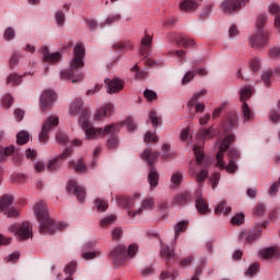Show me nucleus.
<instances>
[{
	"instance_id": "42",
	"label": "nucleus",
	"mask_w": 280,
	"mask_h": 280,
	"mask_svg": "<svg viewBox=\"0 0 280 280\" xmlns=\"http://www.w3.org/2000/svg\"><path fill=\"white\" fill-rule=\"evenodd\" d=\"M3 38L7 42L14 40L16 38V31L12 27H7L3 32Z\"/></svg>"
},
{
	"instance_id": "9",
	"label": "nucleus",
	"mask_w": 280,
	"mask_h": 280,
	"mask_svg": "<svg viewBox=\"0 0 280 280\" xmlns=\"http://www.w3.org/2000/svg\"><path fill=\"white\" fill-rule=\"evenodd\" d=\"M250 97H253V88L245 86L241 89L240 100L242 102V114L244 117V121H250L254 117L253 112L248 106V103H246V101L250 100Z\"/></svg>"
},
{
	"instance_id": "14",
	"label": "nucleus",
	"mask_w": 280,
	"mask_h": 280,
	"mask_svg": "<svg viewBox=\"0 0 280 280\" xmlns=\"http://www.w3.org/2000/svg\"><path fill=\"white\" fill-rule=\"evenodd\" d=\"M248 0H225L222 3V10L225 14H233L235 10H240L242 5H246Z\"/></svg>"
},
{
	"instance_id": "3",
	"label": "nucleus",
	"mask_w": 280,
	"mask_h": 280,
	"mask_svg": "<svg viewBox=\"0 0 280 280\" xmlns=\"http://www.w3.org/2000/svg\"><path fill=\"white\" fill-rule=\"evenodd\" d=\"M33 213L39 222L40 233H56V231H62L69 226L65 222H55L54 218L49 215V210L47 205L43 201H39L34 205Z\"/></svg>"
},
{
	"instance_id": "26",
	"label": "nucleus",
	"mask_w": 280,
	"mask_h": 280,
	"mask_svg": "<svg viewBox=\"0 0 280 280\" xmlns=\"http://www.w3.org/2000/svg\"><path fill=\"white\" fill-rule=\"evenodd\" d=\"M27 75H33L32 72H25L23 75H19L16 73H11L7 77V84H11L12 86H19L21 82H23V78Z\"/></svg>"
},
{
	"instance_id": "54",
	"label": "nucleus",
	"mask_w": 280,
	"mask_h": 280,
	"mask_svg": "<svg viewBox=\"0 0 280 280\" xmlns=\"http://www.w3.org/2000/svg\"><path fill=\"white\" fill-rule=\"evenodd\" d=\"M171 183H173V185H180V183H183V174L182 173H174L171 177Z\"/></svg>"
},
{
	"instance_id": "61",
	"label": "nucleus",
	"mask_w": 280,
	"mask_h": 280,
	"mask_svg": "<svg viewBox=\"0 0 280 280\" xmlns=\"http://www.w3.org/2000/svg\"><path fill=\"white\" fill-rule=\"evenodd\" d=\"M34 170L35 172H45L47 170V165H45V162L37 161L34 163Z\"/></svg>"
},
{
	"instance_id": "25",
	"label": "nucleus",
	"mask_w": 280,
	"mask_h": 280,
	"mask_svg": "<svg viewBox=\"0 0 280 280\" xmlns=\"http://www.w3.org/2000/svg\"><path fill=\"white\" fill-rule=\"evenodd\" d=\"M260 257H262L264 259H272V258H277L280 257V248L279 247H269V248H265L261 249L259 252Z\"/></svg>"
},
{
	"instance_id": "38",
	"label": "nucleus",
	"mask_w": 280,
	"mask_h": 280,
	"mask_svg": "<svg viewBox=\"0 0 280 280\" xmlns=\"http://www.w3.org/2000/svg\"><path fill=\"white\" fill-rule=\"evenodd\" d=\"M72 165H73V170L74 172H77V174H86L88 172V167H86V164H84V160L80 159L78 160V162L74 164L72 162Z\"/></svg>"
},
{
	"instance_id": "8",
	"label": "nucleus",
	"mask_w": 280,
	"mask_h": 280,
	"mask_svg": "<svg viewBox=\"0 0 280 280\" xmlns=\"http://www.w3.org/2000/svg\"><path fill=\"white\" fill-rule=\"evenodd\" d=\"M60 124V118L56 115L49 116L43 124L42 129L38 135V140L40 143H47L49 141V132L57 128Z\"/></svg>"
},
{
	"instance_id": "60",
	"label": "nucleus",
	"mask_w": 280,
	"mask_h": 280,
	"mask_svg": "<svg viewBox=\"0 0 280 280\" xmlns=\"http://www.w3.org/2000/svg\"><path fill=\"white\" fill-rule=\"evenodd\" d=\"M261 67V63L259 61L258 58H254L250 62V70L253 71V73H256V71H258Z\"/></svg>"
},
{
	"instance_id": "28",
	"label": "nucleus",
	"mask_w": 280,
	"mask_h": 280,
	"mask_svg": "<svg viewBox=\"0 0 280 280\" xmlns=\"http://www.w3.org/2000/svg\"><path fill=\"white\" fill-rule=\"evenodd\" d=\"M118 207H122L124 209H132L135 207V199L128 197H117Z\"/></svg>"
},
{
	"instance_id": "18",
	"label": "nucleus",
	"mask_w": 280,
	"mask_h": 280,
	"mask_svg": "<svg viewBox=\"0 0 280 280\" xmlns=\"http://www.w3.org/2000/svg\"><path fill=\"white\" fill-rule=\"evenodd\" d=\"M167 38H168V40H175V43H177V45H182V47H195L196 46V40H194L189 37L176 35L175 33L168 34Z\"/></svg>"
},
{
	"instance_id": "5",
	"label": "nucleus",
	"mask_w": 280,
	"mask_h": 280,
	"mask_svg": "<svg viewBox=\"0 0 280 280\" xmlns=\"http://www.w3.org/2000/svg\"><path fill=\"white\" fill-rule=\"evenodd\" d=\"M86 54V49L84 48V44L78 43L74 46V56L71 60V82H82L84 80V73H82L81 69H84V56Z\"/></svg>"
},
{
	"instance_id": "6",
	"label": "nucleus",
	"mask_w": 280,
	"mask_h": 280,
	"mask_svg": "<svg viewBox=\"0 0 280 280\" xmlns=\"http://www.w3.org/2000/svg\"><path fill=\"white\" fill-rule=\"evenodd\" d=\"M139 250V246L131 244L128 248L124 245L116 246L109 253V259L113 261L114 266H124L128 261V257H135Z\"/></svg>"
},
{
	"instance_id": "45",
	"label": "nucleus",
	"mask_w": 280,
	"mask_h": 280,
	"mask_svg": "<svg viewBox=\"0 0 280 280\" xmlns=\"http://www.w3.org/2000/svg\"><path fill=\"white\" fill-rule=\"evenodd\" d=\"M12 152H14V148L11 147H7V148H2L0 147V161H4L5 156H10V154H12Z\"/></svg>"
},
{
	"instance_id": "47",
	"label": "nucleus",
	"mask_w": 280,
	"mask_h": 280,
	"mask_svg": "<svg viewBox=\"0 0 280 280\" xmlns=\"http://www.w3.org/2000/svg\"><path fill=\"white\" fill-rule=\"evenodd\" d=\"M95 208L97 211L104 212L106 209H108V203L103 199H95Z\"/></svg>"
},
{
	"instance_id": "2",
	"label": "nucleus",
	"mask_w": 280,
	"mask_h": 280,
	"mask_svg": "<svg viewBox=\"0 0 280 280\" xmlns=\"http://www.w3.org/2000/svg\"><path fill=\"white\" fill-rule=\"evenodd\" d=\"M237 128V114L228 115L225 121L222 124V130L224 132V138H219L217 143L219 144V151L217 153V167L220 170H225L228 174H235L240 166H237V159H240V151L237 149L231 148V143L235 141V135L231 133V130ZM228 151L229 163L224 162V153Z\"/></svg>"
},
{
	"instance_id": "1",
	"label": "nucleus",
	"mask_w": 280,
	"mask_h": 280,
	"mask_svg": "<svg viewBox=\"0 0 280 280\" xmlns=\"http://www.w3.org/2000/svg\"><path fill=\"white\" fill-rule=\"evenodd\" d=\"M90 117L91 112L89 108H85L82 110L79 119V124L85 133V139L93 141L96 137H109L107 140V148L109 150H115L119 147V137L117 135H119L122 125L127 126L130 131L137 128V125H135V120L131 117L127 118L124 122L109 124L103 128H95L93 124H91V120H89Z\"/></svg>"
},
{
	"instance_id": "39",
	"label": "nucleus",
	"mask_w": 280,
	"mask_h": 280,
	"mask_svg": "<svg viewBox=\"0 0 280 280\" xmlns=\"http://www.w3.org/2000/svg\"><path fill=\"white\" fill-rule=\"evenodd\" d=\"M61 162L58 158H52L50 160H48L47 165H46V170H48L49 172H56V170H58V167H60Z\"/></svg>"
},
{
	"instance_id": "33",
	"label": "nucleus",
	"mask_w": 280,
	"mask_h": 280,
	"mask_svg": "<svg viewBox=\"0 0 280 280\" xmlns=\"http://www.w3.org/2000/svg\"><path fill=\"white\" fill-rule=\"evenodd\" d=\"M161 257H165V259H174L176 256V253L174 252V248H171L167 245H162L161 246Z\"/></svg>"
},
{
	"instance_id": "21",
	"label": "nucleus",
	"mask_w": 280,
	"mask_h": 280,
	"mask_svg": "<svg viewBox=\"0 0 280 280\" xmlns=\"http://www.w3.org/2000/svg\"><path fill=\"white\" fill-rule=\"evenodd\" d=\"M43 60L44 62H60L62 55L60 52H50L49 48L43 47L42 48Z\"/></svg>"
},
{
	"instance_id": "16",
	"label": "nucleus",
	"mask_w": 280,
	"mask_h": 280,
	"mask_svg": "<svg viewBox=\"0 0 280 280\" xmlns=\"http://www.w3.org/2000/svg\"><path fill=\"white\" fill-rule=\"evenodd\" d=\"M115 110V106L110 103L105 104L103 107L98 108L94 114V121H104L106 117H110Z\"/></svg>"
},
{
	"instance_id": "35",
	"label": "nucleus",
	"mask_w": 280,
	"mask_h": 280,
	"mask_svg": "<svg viewBox=\"0 0 280 280\" xmlns=\"http://www.w3.org/2000/svg\"><path fill=\"white\" fill-rule=\"evenodd\" d=\"M187 225L188 223L186 221H182L175 225V241L178 240L180 233H185V231H187ZM174 246H176V242H174Z\"/></svg>"
},
{
	"instance_id": "57",
	"label": "nucleus",
	"mask_w": 280,
	"mask_h": 280,
	"mask_svg": "<svg viewBox=\"0 0 280 280\" xmlns=\"http://www.w3.org/2000/svg\"><path fill=\"white\" fill-rule=\"evenodd\" d=\"M168 56H176L179 58V62L183 65V58H185V50H171L168 51Z\"/></svg>"
},
{
	"instance_id": "51",
	"label": "nucleus",
	"mask_w": 280,
	"mask_h": 280,
	"mask_svg": "<svg viewBox=\"0 0 280 280\" xmlns=\"http://www.w3.org/2000/svg\"><path fill=\"white\" fill-rule=\"evenodd\" d=\"M231 222H232V224H234L236 226L244 224V214L240 213V214L234 215L231 219Z\"/></svg>"
},
{
	"instance_id": "10",
	"label": "nucleus",
	"mask_w": 280,
	"mask_h": 280,
	"mask_svg": "<svg viewBox=\"0 0 280 280\" xmlns=\"http://www.w3.org/2000/svg\"><path fill=\"white\" fill-rule=\"evenodd\" d=\"M270 43V36L266 31H258L249 37V45L254 49H261Z\"/></svg>"
},
{
	"instance_id": "55",
	"label": "nucleus",
	"mask_w": 280,
	"mask_h": 280,
	"mask_svg": "<svg viewBox=\"0 0 280 280\" xmlns=\"http://www.w3.org/2000/svg\"><path fill=\"white\" fill-rule=\"evenodd\" d=\"M264 213H266V206L264 203H258L254 210V215L259 218L264 215Z\"/></svg>"
},
{
	"instance_id": "34",
	"label": "nucleus",
	"mask_w": 280,
	"mask_h": 280,
	"mask_svg": "<svg viewBox=\"0 0 280 280\" xmlns=\"http://www.w3.org/2000/svg\"><path fill=\"white\" fill-rule=\"evenodd\" d=\"M214 213L215 215H221V213L229 215L231 213V207H226V201L223 200L217 206Z\"/></svg>"
},
{
	"instance_id": "63",
	"label": "nucleus",
	"mask_w": 280,
	"mask_h": 280,
	"mask_svg": "<svg viewBox=\"0 0 280 280\" xmlns=\"http://www.w3.org/2000/svg\"><path fill=\"white\" fill-rule=\"evenodd\" d=\"M210 183L212 185V189H215L220 183V173L213 174V176L210 178Z\"/></svg>"
},
{
	"instance_id": "22",
	"label": "nucleus",
	"mask_w": 280,
	"mask_h": 280,
	"mask_svg": "<svg viewBox=\"0 0 280 280\" xmlns=\"http://www.w3.org/2000/svg\"><path fill=\"white\" fill-rule=\"evenodd\" d=\"M105 84H107V93H119L124 89V81L119 79H105Z\"/></svg>"
},
{
	"instance_id": "62",
	"label": "nucleus",
	"mask_w": 280,
	"mask_h": 280,
	"mask_svg": "<svg viewBox=\"0 0 280 280\" xmlns=\"http://www.w3.org/2000/svg\"><path fill=\"white\" fill-rule=\"evenodd\" d=\"M144 97L149 101V102H153V100H156V92L152 91V90H145L144 91Z\"/></svg>"
},
{
	"instance_id": "19",
	"label": "nucleus",
	"mask_w": 280,
	"mask_h": 280,
	"mask_svg": "<svg viewBox=\"0 0 280 280\" xmlns=\"http://www.w3.org/2000/svg\"><path fill=\"white\" fill-rule=\"evenodd\" d=\"M71 189L74 194V196L77 197V199L79 200V202H84V198H86V189L84 188V186H81L78 180L72 179L71 180Z\"/></svg>"
},
{
	"instance_id": "29",
	"label": "nucleus",
	"mask_w": 280,
	"mask_h": 280,
	"mask_svg": "<svg viewBox=\"0 0 280 280\" xmlns=\"http://www.w3.org/2000/svg\"><path fill=\"white\" fill-rule=\"evenodd\" d=\"M197 137L201 141H209V139H213L215 137V132L213 131L212 127H210L209 129L199 130Z\"/></svg>"
},
{
	"instance_id": "43",
	"label": "nucleus",
	"mask_w": 280,
	"mask_h": 280,
	"mask_svg": "<svg viewBox=\"0 0 280 280\" xmlns=\"http://www.w3.org/2000/svg\"><path fill=\"white\" fill-rule=\"evenodd\" d=\"M149 119L154 128H156V126H161V117H159L155 110L150 112Z\"/></svg>"
},
{
	"instance_id": "32",
	"label": "nucleus",
	"mask_w": 280,
	"mask_h": 280,
	"mask_svg": "<svg viewBox=\"0 0 280 280\" xmlns=\"http://www.w3.org/2000/svg\"><path fill=\"white\" fill-rule=\"evenodd\" d=\"M12 202H14V196L3 195L0 198V211H3L4 209H8V207H10V205H12Z\"/></svg>"
},
{
	"instance_id": "58",
	"label": "nucleus",
	"mask_w": 280,
	"mask_h": 280,
	"mask_svg": "<svg viewBox=\"0 0 280 280\" xmlns=\"http://www.w3.org/2000/svg\"><path fill=\"white\" fill-rule=\"evenodd\" d=\"M163 60H156V59H147L145 65L147 67H163Z\"/></svg>"
},
{
	"instance_id": "36",
	"label": "nucleus",
	"mask_w": 280,
	"mask_h": 280,
	"mask_svg": "<svg viewBox=\"0 0 280 280\" xmlns=\"http://www.w3.org/2000/svg\"><path fill=\"white\" fill-rule=\"evenodd\" d=\"M131 73H133L135 80H143V78L148 75V71L141 70V68H139V65H135L131 68Z\"/></svg>"
},
{
	"instance_id": "44",
	"label": "nucleus",
	"mask_w": 280,
	"mask_h": 280,
	"mask_svg": "<svg viewBox=\"0 0 280 280\" xmlns=\"http://www.w3.org/2000/svg\"><path fill=\"white\" fill-rule=\"evenodd\" d=\"M258 272H259V264L254 262L246 270L245 275L246 277H255V275H257Z\"/></svg>"
},
{
	"instance_id": "64",
	"label": "nucleus",
	"mask_w": 280,
	"mask_h": 280,
	"mask_svg": "<svg viewBox=\"0 0 280 280\" xmlns=\"http://www.w3.org/2000/svg\"><path fill=\"white\" fill-rule=\"evenodd\" d=\"M269 56L271 58H280V47H273L269 50Z\"/></svg>"
},
{
	"instance_id": "13",
	"label": "nucleus",
	"mask_w": 280,
	"mask_h": 280,
	"mask_svg": "<svg viewBox=\"0 0 280 280\" xmlns=\"http://www.w3.org/2000/svg\"><path fill=\"white\" fill-rule=\"evenodd\" d=\"M205 95H207L206 90L195 93L188 102V108H195V113H205V104L198 103V100H200V97H205Z\"/></svg>"
},
{
	"instance_id": "48",
	"label": "nucleus",
	"mask_w": 280,
	"mask_h": 280,
	"mask_svg": "<svg viewBox=\"0 0 280 280\" xmlns=\"http://www.w3.org/2000/svg\"><path fill=\"white\" fill-rule=\"evenodd\" d=\"M116 220H117V218L115 215H109V217L101 220V226H103V228L110 226V224H115Z\"/></svg>"
},
{
	"instance_id": "41",
	"label": "nucleus",
	"mask_w": 280,
	"mask_h": 280,
	"mask_svg": "<svg viewBox=\"0 0 280 280\" xmlns=\"http://www.w3.org/2000/svg\"><path fill=\"white\" fill-rule=\"evenodd\" d=\"M16 141L19 145H24V143H27V141H30V132H27L26 130L20 131L16 136Z\"/></svg>"
},
{
	"instance_id": "23",
	"label": "nucleus",
	"mask_w": 280,
	"mask_h": 280,
	"mask_svg": "<svg viewBox=\"0 0 280 280\" xmlns=\"http://www.w3.org/2000/svg\"><path fill=\"white\" fill-rule=\"evenodd\" d=\"M150 49H152V36L145 33L141 39V46H140L141 56H144V58H147V56L150 54Z\"/></svg>"
},
{
	"instance_id": "30",
	"label": "nucleus",
	"mask_w": 280,
	"mask_h": 280,
	"mask_svg": "<svg viewBox=\"0 0 280 280\" xmlns=\"http://www.w3.org/2000/svg\"><path fill=\"white\" fill-rule=\"evenodd\" d=\"M191 200V194L188 191L182 192L174 198L175 205H187Z\"/></svg>"
},
{
	"instance_id": "11",
	"label": "nucleus",
	"mask_w": 280,
	"mask_h": 280,
	"mask_svg": "<svg viewBox=\"0 0 280 280\" xmlns=\"http://www.w3.org/2000/svg\"><path fill=\"white\" fill-rule=\"evenodd\" d=\"M9 231L20 237V240H30L32 237V225L30 222H24L21 225L12 224Z\"/></svg>"
},
{
	"instance_id": "53",
	"label": "nucleus",
	"mask_w": 280,
	"mask_h": 280,
	"mask_svg": "<svg viewBox=\"0 0 280 280\" xmlns=\"http://www.w3.org/2000/svg\"><path fill=\"white\" fill-rule=\"evenodd\" d=\"M55 19L59 27H62L65 25V13L62 11H57Z\"/></svg>"
},
{
	"instance_id": "24",
	"label": "nucleus",
	"mask_w": 280,
	"mask_h": 280,
	"mask_svg": "<svg viewBox=\"0 0 280 280\" xmlns=\"http://www.w3.org/2000/svg\"><path fill=\"white\" fill-rule=\"evenodd\" d=\"M196 209L201 213V215H205V213H211L209 203H207V200L202 198V195L200 194H198L196 198Z\"/></svg>"
},
{
	"instance_id": "50",
	"label": "nucleus",
	"mask_w": 280,
	"mask_h": 280,
	"mask_svg": "<svg viewBox=\"0 0 280 280\" xmlns=\"http://www.w3.org/2000/svg\"><path fill=\"white\" fill-rule=\"evenodd\" d=\"M268 18L265 14H260L257 20V30L264 32V25H266V21Z\"/></svg>"
},
{
	"instance_id": "56",
	"label": "nucleus",
	"mask_w": 280,
	"mask_h": 280,
	"mask_svg": "<svg viewBox=\"0 0 280 280\" xmlns=\"http://www.w3.org/2000/svg\"><path fill=\"white\" fill-rule=\"evenodd\" d=\"M270 78H272V71L268 70L262 73L261 80L265 83V86H270Z\"/></svg>"
},
{
	"instance_id": "15",
	"label": "nucleus",
	"mask_w": 280,
	"mask_h": 280,
	"mask_svg": "<svg viewBox=\"0 0 280 280\" xmlns=\"http://www.w3.org/2000/svg\"><path fill=\"white\" fill-rule=\"evenodd\" d=\"M154 209V198L149 197L142 200L141 208L136 211L129 210L128 215L130 218H136V215H141L143 211H152Z\"/></svg>"
},
{
	"instance_id": "59",
	"label": "nucleus",
	"mask_w": 280,
	"mask_h": 280,
	"mask_svg": "<svg viewBox=\"0 0 280 280\" xmlns=\"http://www.w3.org/2000/svg\"><path fill=\"white\" fill-rule=\"evenodd\" d=\"M102 253L100 252H88L82 255L83 259H95L96 257H101Z\"/></svg>"
},
{
	"instance_id": "40",
	"label": "nucleus",
	"mask_w": 280,
	"mask_h": 280,
	"mask_svg": "<svg viewBox=\"0 0 280 280\" xmlns=\"http://www.w3.org/2000/svg\"><path fill=\"white\" fill-rule=\"evenodd\" d=\"M121 21V15L119 13L109 15L105 22L101 23L102 27H106V25H113V23H117Z\"/></svg>"
},
{
	"instance_id": "31",
	"label": "nucleus",
	"mask_w": 280,
	"mask_h": 280,
	"mask_svg": "<svg viewBox=\"0 0 280 280\" xmlns=\"http://www.w3.org/2000/svg\"><path fill=\"white\" fill-rule=\"evenodd\" d=\"M113 49L115 51H126L128 49H132V42L125 40V42H118L113 45Z\"/></svg>"
},
{
	"instance_id": "37",
	"label": "nucleus",
	"mask_w": 280,
	"mask_h": 280,
	"mask_svg": "<svg viewBox=\"0 0 280 280\" xmlns=\"http://www.w3.org/2000/svg\"><path fill=\"white\" fill-rule=\"evenodd\" d=\"M55 139H56L57 143H59L60 145H65V144L69 143V136L67 135V132H65L62 130H58L55 133Z\"/></svg>"
},
{
	"instance_id": "12",
	"label": "nucleus",
	"mask_w": 280,
	"mask_h": 280,
	"mask_svg": "<svg viewBox=\"0 0 280 280\" xmlns=\"http://www.w3.org/2000/svg\"><path fill=\"white\" fill-rule=\"evenodd\" d=\"M267 223H262V224H257L254 230L246 232L243 231L240 234L241 240H244V237H246V242L247 244H253V242H255V240H259V235H261V232L264 231V229H266Z\"/></svg>"
},
{
	"instance_id": "49",
	"label": "nucleus",
	"mask_w": 280,
	"mask_h": 280,
	"mask_svg": "<svg viewBox=\"0 0 280 280\" xmlns=\"http://www.w3.org/2000/svg\"><path fill=\"white\" fill-rule=\"evenodd\" d=\"M195 75L196 74L194 73V71L186 72L184 78L182 79L183 86L189 84V82H191V80H194Z\"/></svg>"
},
{
	"instance_id": "27",
	"label": "nucleus",
	"mask_w": 280,
	"mask_h": 280,
	"mask_svg": "<svg viewBox=\"0 0 280 280\" xmlns=\"http://www.w3.org/2000/svg\"><path fill=\"white\" fill-rule=\"evenodd\" d=\"M270 14L275 15V27L278 32H280V7L279 4H271L269 7Z\"/></svg>"
},
{
	"instance_id": "46",
	"label": "nucleus",
	"mask_w": 280,
	"mask_h": 280,
	"mask_svg": "<svg viewBox=\"0 0 280 280\" xmlns=\"http://www.w3.org/2000/svg\"><path fill=\"white\" fill-rule=\"evenodd\" d=\"M159 137H156V133H152V131H148L144 135V143H158Z\"/></svg>"
},
{
	"instance_id": "7",
	"label": "nucleus",
	"mask_w": 280,
	"mask_h": 280,
	"mask_svg": "<svg viewBox=\"0 0 280 280\" xmlns=\"http://www.w3.org/2000/svg\"><path fill=\"white\" fill-rule=\"evenodd\" d=\"M159 156V152L153 151L152 149H145L140 155V159H142V161H145V163H148V165L150 166L148 178L151 189H154L159 186V172H156V168H154L153 166L154 161H156Z\"/></svg>"
},
{
	"instance_id": "17",
	"label": "nucleus",
	"mask_w": 280,
	"mask_h": 280,
	"mask_svg": "<svg viewBox=\"0 0 280 280\" xmlns=\"http://www.w3.org/2000/svg\"><path fill=\"white\" fill-rule=\"evenodd\" d=\"M54 102H56V93L54 90H45L40 96L42 110H47V108H49Z\"/></svg>"
},
{
	"instance_id": "52",
	"label": "nucleus",
	"mask_w": 280,
	"mask_h": 280,
	"mask_svg": "<svg viewBox=\"0 0 280 280\" xmlns=\"http://www.w3.org/2000/svg\"><path fill=\"white\" fill-rule=\"evenodd\" d=\"M82 106H84V101H82V98H75L72 103V113L73 110L74 113H78V110H80Z\"/></svg>"
},
{
	"instance_id": "4",
	"label": "nucleus",
	"mask_w": 280,
	"mask_h": 280,
	"mask_svg": "<svg viewBox=\"0 0 280 280\" xmlns=\"http://www.w3.org/2000/svg\"><path fill=\"white\" fill-rule=\"evenodd\" d=\"M194 154L196 156V162L190 165L189 175L192 176L199 187L202 186V183L209 178V171L202 168V161H205V151L200 145L196 144L194 147Z\"/></svg>"
},
{
	"instance_id": "20",
	"label": "nucleus",
	"mask_w": 280,
	"mask_h": 280,
	"mask_svg": "<svg viewBox=\"0 0 280 280\" xmlns=\"http://www.w3.org/2000/svg\"><path fill=\"white\" fill-rule=\"evenodd\" d=\"M200 3H202V0H184L179 3V10L182 12H194L198 10Z\"/></svg>"
}]
</instances>
